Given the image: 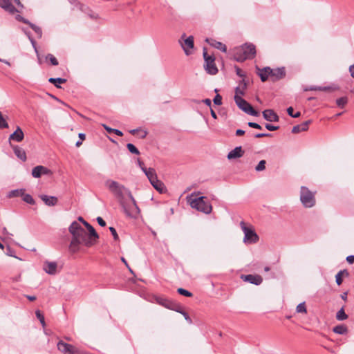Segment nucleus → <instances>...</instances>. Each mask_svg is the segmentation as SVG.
<instances>
[{"mask_svg": "<svg viewBox=\"0 0 354 354\" xmlns=\"http://www.w3.org/2000/svg\"><path fill=\"white\" fill-rule=\"evenodd\" d=\"M105 185L118 199L127 216L136 218L140 214V208L129 189L113 180H107Z\"/></svg>", "mask_w": 354, "mask_h": 354, "instance_id": "obj_1", "label": "nucleus"}, {"mask_svg": "<svg viewBox=\"0 0 354 354\" xmlns=\"http://www.w3.org/2000/svg\"><path fill=\"white\" fill-rule=\"evenodd\" d=\"M68 231L72 234V239L68 247L71 253L77 252L80 250V244H84L87 247L93 244L90 240L92 238L88 237L86 230L77 221H73L70 225Z\"/></svg>", "mask_w": 354, "mask_h": 354, "instance_id": "obj_2", "label": "nucleus"}, {"mask_svg": "<svg viewBox=\"0 0 354 354\" xmlns=\"http://www.w3.org/2000/svg\"><path fill=\"white\" fill-rule=\"evenodd\" d=\"M256 48L252 44H245L234 48L233 56L236 61L243 62L246 59H252L255 57Z\"/></svg>", "mask_w": 354, "mask_h": 354, "instance_id": "obj_3", "label": "nucleus"}, {"mask_svg": "<svg viewBox=\"0 0 354 354\" xmlns=\"http://www.w3.org/2000/svg\"><path fill=\"white\" fill-rule=\"evenodd\" d=\"M315 192H313L305 186L301 187L300 191V201L302 205L306 207L310 208L315 205Z\"/></svg>", "mask_w": 354, "mask_h": 354, "instance_id": "obj_4", "label": "nucleus"}, {"mask_svg": "<svg viewBox=\"0 0 354 354\" xmlns=\"http://www.w3.org/2000/svg\"><path fill=\"white\" fill-rule=\"evenodd\" d=\"M205 196H201L195 198L190 202L191 206L197 210L202 212L205 214H210L212 210L211 204L205 201Z\"/></svg>", "mask_w": 354, "mask_h": 354, "instance_id": "obj_5", "label": "nucleus"}, {"mask_svg": "<svg viewBox=\"0 0 354 354\" xmlns=\"http://www.w3.org/2000/svg\"><path fill=\"white\" fill-rule=\"evenodd\" d=\"M240 225L244 233L245 243H255L259 241L258 235L251 227L247 226L244 221H241Z\"/></svg>", "mask_w": 354, "mask_h": 354, "instance_id": "obj_6", "label": "nucleus"}, {"mask_svg": "<svg viewBox=\"0 0 354 354\" xmlns=\"http://www.w3.org/2000/svg\"><path fill=\"white\" fill-rule=\"evenodd\" d=\"M147 177L149 179L151 185L160 193H164L166 191V187L164 183L158 179L156 170L153 168H150L147 174Z\"/></svg>", "mask_w": 354, "mask_h": 354, "instance_id": "obj_7", "label": "nucleus"}, {"mask_svg": "<svg viewBox=\"0 0 354 354\" xmlns=\"http://www.w3.org/2000/svg\"><path fill=\"white\" fill-rule=\"evenodd\" d=\"M203 57L205 60L204 68L206 72L210 75H216L218 68L215 64V57L207 54L206 49H203Z\"/></svg>", "mask_w": 354, "mask_h": 354, "instance_id": "obj_8", "label": "nucleus"}, {"mask_svg": "<svg viewBox=\"0 0 354 354\" xmlns=\"http://www.w3.org/2000/svg\"><path fill=\"white\" fill-rule=\"evenodd\" d=\"M234 99L237 106L245 113L252 116H258L259 115V112L254 110L253 107L243 98L234 97Z\"/></svg>", "mask_w": 354, "mask_h": 354, "instance_id": "obj_9", "label": "nucleus"}, {"mask_svg": "<svg viewBox=\"0 0 354 354\" xmlns=\"http://www.w3.org/2000/svg\"><path fill=\"white\" fill-rule=\"evenodd\" d=\"M179 43L186 55H189L192 53V49L194 46L193 36L186 37L185 33H183L179 39Z\"/></svg>", "mask_w": 354, "mask_h": 354, "instance_id": "obj_10", "label": "nucleus"}, {"mask_svg": "<svg viewBox=\"0 0 354 354\" xmlns=\"http://www.w3.org/2000/svg\"><path fill=\"white\" fill-rule=\"evenodd\" d=\"M57 346V349L63 354H82V352L77 348L62 340L58 342Z\"/></svg>", "mask_w": 354, "mask_h": 354, "instance_id": "obj_11", "label": "nucleus"}, {"mask_svg": "<svg viewBox=\"0 0 354 354\" xmlns=\"http://www.w3.org/2000/svg\"><path fill=\"white\" fill-rule=\"evenodd\" d=\"M50 174H52V171L47 167L42 165L36 166L32 170V176L36 178H40L41 175Z\"/></svg>", "mask_w": 354, "mask_h": 354, "instance_id": "obj_12", "label": "nucleus"}, {"mask_svg": "<svg viewBox=\"0 0 354 354\" xmlns=\"http://www.w3.org/2000/svg\"><path fill=\"white\" fill-rule=\"evenodd\" d=\"M241 279L246 282H248L254 285H260L263 279L260 275L258 274H247V275H242Z\"/></svg>", "mask_w": 354, "mask_h": 354, "instance_id": "obj_13", "label": "nucleus"}, {"mask_svg": "<svg viewBox=\"0 0 354 354\" xmlns=\"http://www.w3.org/2000/svg\"><path fill=\"white\" fill-rule=\"evenodd\" d=\"M263 118L269 122H278L279 115L272 109H266L262 112Z\"/></svg>", "mask_w": 354, "mask_h": 354, "instance_id": "obj_14", "label": "nucleus"}, {"mask_svg": "<svg viewBox=\"0 0 354 354\" xmlns=\"http://www.w3.org/2000/svg\"><path fill=\"white\" fill-rule=\"evenodd\" d=\"M285 76L286 69L284 67L272 69V72H270V77L272 78L273 81H277L283 79Z\"/></svg>", "mask_w": 354, "mask_h": 354, "instance_id": "obj_15", "label": "nucleus"}, {"mask_svg": "<svg viewBox=\"0 0 354 354\" xmlns=\"http://www.w3.org/2000/svg\"><path fill=\"white\" fill-rule=\"evenodd\" d=\"M78 221L82 223L85 227H86L89 232L90 238H94L95 239H97L99 238V236L93 227L86 221L82 216L78 217Z\"/></svg>", "mask_w": 354, "mask_h": 354, "instance_id": "obj_16", "label": "nucleus"}, {"mask_svg": "<svg viewBox=\"0 0 354 354\" xmlns=\"http://www.w3.org/2000/svg\"><path fill=\"white\" fill-rule=\"evenodd\" d=\"M0 7L10 14H14L17 10L12 5L10 0H0Z\"/></svg>", "mask_w": 354, "mask_h": 354, "instance_id": "obj_17", "label": "nucleus"}, {"mask_svg": "<svg viewBox=\"0 0 354 354\" xmlns=\"http://www.w3.org/2000/svg\"><path fill=\"white\" fill-rule=\"evenodd\" d=\"M24 138V134L23 131L19 127H17V129L10 135L9 141L14 140L16 142H21L23 140Z\"/></svg>", "mask_w": 354, "mask_h": 354, "instance_id": "obj_18", "label": "nucleus"}, {"mask_svg": "<svg viewBox=\"0 0 354 354\" xmlns=\"http://www.w3.org/2000/svg\"><path fill=\"white\" fill-rule=\"evenodd\" d=\"M244 151L242 149V147L241 146L236 147L233 150L228 153L227 158L229 160L236 159L242 157Z\"/></svg>", "mask_w": 354, "mask_h": 354, "instance_id": "obj_19", "label": "nucleus"}, {"mask_svg": "<svg viewBox=\"0 0 354 354\" xmlns=\"http://www.w3.org/2000/svg\"><path fill=\"white\" fill-rule=\"evenodd\" d=\"M205 41L208 43L210 46L221 50L222 52L225 53L227 51V47L223 43L218 41L214 39L207 38Z\"/></svg>", "mask_w": 354, "mask_h": 354, "instance_id": "obj_20", "label": "nucleus"}, {"mask_svg": "<svg viewBox=\"0 0 354 354\" xmlns=\"http://www.w3.org/2000/svg\"><path fill=\"white\" fill-rule=\"evenodd\" d=\"M56 262H46L44 265V270L49 274H55L57 272Z\"/></svg>", "mask_w": 354, "mask_h": 354, "instance_id": "obj_21", "label": "nucleus"}, {"mask_svg": "<svg viewBox=\"0 0 354 354\" xmlns=\"http://www.w3.org/2000/svg\"><path fill=\"white\" fill-rule=\"evenodd\" d=\"M40 198L48 206H55L58 202V199L55 196H49L47 195H41Z\"/></svg>", "mask_w": 354, "mask_h": 354, "instance_id": "obj_22", "label": "nucleus"}, {"mask_svg": "<svg viewBox=\"0 0 354 354\" xmlns=\"http://www.w3.org/2000/svg\"><path fill=\"white\" fill-rule=\"evenodd\" d=\"M12 149L14 151V153L15 154V156L19 158L20 160H21L22 161H26V151H24V149H23L22 148H21L19 146H12Z\"/></svg>", "mask_w": 354, "mask_h": 354, "instance_id": "obj_23", "label": "nucleus"}, {"mask_svg": "<svg viewBox=\"0 0 354 354\" xmlns=\"http://www.w3.org/2000/svg\"><path fill=\"white\" fill-rule=\"evenodd\" d=\"M259 70L258 75H259L261 80L262 82H266L268 77L270 76V72H272V68L270 67H265L263 69H260L257 68Z\"/></svg>", "mask_w": 354, "mask_h": 354, "instance_id": "obj_24", "label": "nucleus"}, {"mask_svg": "<svg viewBox=\"0 0 354 354\" xmlns=\"http://www.w3.org/2000/svg\"><path fill=\"white\" fill-rule=\"evenodd\" d=\"M333 331L337 334L344 335L347 333L348 328L345 325L339 324L335 326L333 329Z\"/></svg>", "mask_w": 354, "mask_h": 354, "instance_id": "obj_25", "label": "nucleus"}, {"mask_svg": "<svg viewBox=\"0 0 354 354\" xmlns=\"http://www.w3.org/2000/svg\"><path fill=\"white\" fill-rule=\"evenodd\" d=\"M48 82L51 84H53L55 87L59 88H61L59 84L65 83L66 82V80L64 78H62V77H57V78L50 77L48 79Z\"/></svg>", "mask_w": 354, "mask_h": 354, "instance_id": "obj_26", "label": "nucleus"}, {"mask_svg": "<svg viewBox=\"0 0 354 354\" xmlns=\"http://www.w3.org/2000/svg\"><path fill=\"white\" fill-rule=\"evenodd\" d=\"M158 304L165 306V308H167L169 309H174V306H173L174 305V303L170 300H168L167 299L160 298L158 300Z\"/></svg>", "mask_w": 354, "mask_h": 354, "instance_id": "obj_27", "label": "nucleus"}, {"mask_svg": "<svg viewBox=\"0 0 354 354\" xmlns=\"http://www.w3.org/2000/svg\"><path fill=\"white\" fill-rule=\"evenodd\" d=\"M245 88H246V83L245 82L243 83V85L242 87L237 86L235 88V95H234V97H242L241 96L245 94Z\"/></svg>", "mask_w": 354, "mask_h": 354, "instance_id": "obj_28", "label": "nucleus"}, {"mask_svg": "<svg viewBox=\"0 0 354 354\" xmlns=\"http://www.w3.org/2000/svg\"><path fill=\"white\" fill-rule=\"evenodd\" d=\"M348 318V315L344 311V307H342L336 314V319L339 321H344Z\"/></svg>", "mask_w": 354, "mask_h": 354, "instance_id": "obj_29", "label": "nucleus"}, {"mask_svg": "<svg viewBox=\"0 0 354 354\" xmlns=\"http://www.w3.org/2000/svg\"><path fill=\"white\" fill-rule=\"evenodd\" d=\"M24 189H14L9 192V197H19L22 196L24 195Z\"/></svg>", "mask_w": 354, "mask_h": 354, "instance_id": "obj_30", "label": "nucleus"}, {"mask_svg": "<svg viewBox=\"0 0 354 354\" xmlns=\"http://www.w3.org/2000/svg\"><path fill=\"white\" fill-rule=\"evenodd\" d=\"M29 26L35 31V32L37 35L38 37H41L42 36V30L41 28L35 24L31 23L28 24Z\"/></svg>", "mask_w": 354, "mask_h": 354, "instance_id": "obj_31", "label": "nucleus"}, {"mask_svg": "<svg viewBox=\"0 0 354 354\" xmlns=\"http://www.w3.org/2000/svg\"><path fill=\"white\" fill-rule=\"evenodd\" d=\"M23 201L28 204L34 205L35 203V200L33 199L32 196L29 194H24L22 196Z\"/></svg>", "mask_w": 354, "mask_h": 354, "instance_id": "obj_32", "label": "nucleus"}, {"mask_svg": "<svg viewBox=\"0 0 354 354\" xmlns=\"http://www.w3.org/2000/svg\"><path fill=\"white\" fill-rule=\"evenodd\" d=\"M348 102V98L346 97H342L336 100V104L339 107L343 108Z\"/></svg>", "mask_w": 354, "mask_h": 354, "instance_id": "obj_33", "label": "nucleus"}, {"mask_svg": "<svg viewBox=\"0 0 354 354\" xmlns=\"http://www.w3.org/2000/svg\"><path fill=\"white\" fill-rule=\"evenodd\" d=\"M46 59L49 60L50 64L53 66H57L59 64V62L57 59V58L52 54H48L46 56Z\"/></svg>", "mask_w": 354, "mask_h": 354, "instance_id": "obj_34", "label": "nucleus"}, {"mask_svg": "<svg viewBox=\"0 0 354 354\" xmlns=\"http://www.w3.org/2000/svg\"><path fill=\"white\" fill-rule=\"evenodd\" d=\"M127 148L131 153L136 154V155L140 154L139 150L131 143H128L127 145Z\"/></svg>", "mask_w": 354, "mask_h": 354, "instance_id": "obj_35", "label": "nucleus"}, {"mask_svg": "<svg viewBox=\"0 0 354 354\" xmlns=\"http://www.w3.org/2000/svg\"><path fill=\"white\" fill-rule=\"evenodd\" d=\"M177 292L178 294L183 295L185 297H191L193 295V294L191 292H189L183 288H178Z\"/></svg>", "mask_w": 354, "mask_h": 354, "instance_id": "obj_36", "label": "nucleus"}, {"mask_svg": "<svg viewBox=\"0 0 354 354\" xmlns=\"http://www.w3.org/2000/svg\"><path fill=\"white\" fill-rule=\"evenodd\" d=\"M287 113L290 117L294 118H299L301 115V113L299 111L296 113H294V109L292 106H290L287 109Z\"/></svg>", "mask_w": 354, "mask_h": 354, "instance_id": "obj_37", "label": "nucleus"}, {"mask_svg": "<svg viewBox=\"0 0 354 354\" xmlns=\"http://www.w3.org/2000/svg\"><path fill=\"white\" fill-rule=\"evenodd\" d=\"M35 315H36V317L39 319V320L40 321V323L41 324V325L43 326H45L46 325V323H45V319H44V316L43 315V314L41 313L40 310H37L35 311Z\"/></svg>", "mask_w": 354, "mask_h": 354, "instance_id": "obj_38", "label": "nucleus"}, {"mask_svg": "<svg viewBox=\"0 0 354 354\" xmlns=\"http://www.w3.org/2000/svg\"><path fill=\"white\" fill-rule=\"evenodd\" d=\"M266 160H264L259 161V162L255 167L256 171H260L264 170L266 168Z\"/></svg>", "mask_w": 354, "mask_h": 354, "instance_id": "obj_39", "label": "nucleus"}, {"mask_svg": "<svg viewBox=\"0 0 354 354\" xmlns=\"http://www.w3.org/2000/svg\"><path fill=\"white\" fill-rule=\"evenodd\" d=\"M8 124L3 117L1 112L0 111V129L8 128Z\"/></svg>", "mask_w": 354, "mask_h": 354, "instance_id": "obj_40", "label": "nucleus"}, {"mask_svg": "<svg viewBox=\"0 0 354 354\" xmlns=\"http://www.w3.org/2000/svg\"><path fill=\"white\" fill-rule=\"evenodd\" d=\"M137 162H138V166L140 167V169H142V171L145 173V174L147 176V174H148V171L150 170V168L147 169L145 167L144 165V163L142 160H140V159H138L137 160Z\"/></svg>", "mask_w": 354, "mask_h": 354, "instance_id": "obj_41", "label": "nucleus"}, {"mask_svg": "<svg viewBox=\"0 0 354 354\" xmlns=\"http://www.w3.org/2000/svg\"><path fill=\"white\" fill-rule=\"evenodd\" d=\"M297 313H306V308L304 302L300 303L297 306Z\"/></svg>", "mask_w": 354, "mask_h": 354, "instance_id": "obj_42", "label": "nucleus"}, {"mask_svg": "<svg viewBox=\"0 0 354 354\" xmlns=\"http://www.w3.org/2000/svg\"><path fill=\"white\" fill-rule=\"evenodd\" d=\"M311 123V120H307L301 123V124H299L300 127V129L301 131H305L308 129V125Z\"/></svg>", "mask_w": 354, "mask_h": 354, "instance_id": "obj_43", "label": "nucleus"}, {"mask_svg": "<svg viewBox=\"0 0 354 354\" xmlns=\"http://www.w3.org/2000/svg\"><path fill=\"white\" fill-rule=\"evenodd\" d=\"M6 254L8 256L17 258L15 256V251L9 245L6 247Z\"/></svg>", "mask_w": 354, "mask_h": 354, "instance_id": "obj_44", "label": "nucleus"}, {"mask_svg": "<svg viewBox=\"0 0 354 354\" xmlns=\"http://www.w3.org/2000/svg\"><path fill=\"white\" fill-rule=\"evenodd\" d=\"M343 276L342 275V272L339 271L337 272V274L335 275V281L338 286H340L343 282Z\"/></svg>", "mask_w": 354, "mask_h": 354, "instance_id": "obj_45", "label": "nucleus"}, {"mask_svg": "<svg viewBox=\"0 0 354 354\" xmlns=\"http://www.w3.org/2000/svg\"><path fill=\"white\" fill-rule=\"evenodd\" d=\"M213 102L216 105H221L222 104V97L217 94L213 99Z\"/></svg>", "mask_w": 354, "mask_h": 354, "instance_id": "obj_46", "label": "nucleus"}, {"mask_svg": "<svg viewBox=\"0 0 354 354\" xmlns=\"http://www.w3.org/2000/svg\"><path fill=\"white\" fill-rule=\"evenodd\" d=\"M15 19L19 21H21L24 24H30V21L25 19L24 17H23L22 16L19 15H17L16 17H15Z\"/></svg>", "mask_w": 354, "mask_h": 354, "instance_id": "obj_47", "label": "nucleus"}, {"mask_svg": "<svg viewBox=\"0 0 354 354\" xmlns=\"http://www.w3.org/2000/svg\"><path fill=\"white\" fill-rule=\"evenodd\" d=\"M109 230L113 236L114 240L117 241L119 239L116 230L113 227H109Z\"/></svg>", "mask_w": 354, "mask_h": 354, "instance_id": "obj_48", "label": "nucleus"}, {"mask_svg": "<svg viewBox=\"0 0 354 354\" xmlns=\"http://www.w3.org/2000/svg\"><path fill=\"white\" fill-rule=\"evenodd\" d=\"M248 124L251 128L257 129H262L261 126L260 124L256 123V122H249L248 123Z\"/></svg>", "mask_w": 354, "mask_h": 354, "instance_id": "obj_49", "label": "nucleus"}, {"mask_svg": "<svg viewBox=\"0 0 354 354\" xmlns=\"http://www.w3.org/2000/svg\"><path fill=\"white\" fill-rule=\"evenodd\" d=\"M265 127L268 130L271 131H276V130L279 129V128L278 126H274V125L270 124H266Z\"/></svg>", "mask_w": 354, "mask_h": 354, "instance_id": "obj_50", "label": "nucleus"}, {"mask_svg": "<svg viewBox=\"0 0 354 354\" xmlns=\"http://www.w3.org/2000/svg\"><path fill=\"white\" fill-rule=\"evenodd\" d=\"M29 40L31 42V44H32V47L34 48L35 53H37V55H39V53H38V50L37 48V44H36L35 40L31 36H29Z\"/></svg>", "mask_w": 354, "mask_h": 354, "instance_id": "obj_51", "label": "nucleus"}, {"mask_svg": "<svg viewBox=\"0 0 354 354\" xmlns=\"http://www.w3.org/2000/svg\"><path fill=\"white\" fill-rule=\"evenodd\" d=\"M270 136H271V134L268 133H256L255 135H254V137L257 138H263V137H270Z\"/></svg>", "mask_w": 354, "mask_h": 354, "instance_id": "obj_52", "label": "nucleus"}, {"mask_svg": "<svg viewBox=\"0 0 354 354\" xmlns=\"http://www.w3.org/2000/svg\"><path fill=\"white\" fill-rule=\"evenodd\" d=\"M235 70H236V73L239 77H244L245 76V73L238 66H235Z\"/></svg>", "mask_w": 354, "mask_h": 354, "instance_id": "obj_53", "label": "nucleus"}, {"mask_svg": "<svg viewBox=\"0 0 354 354\" xmlns=\"http://www.w3.org/2000/svg\"><path fill=\"white\" fill-rule=\"evenodd\" d=\"M178 313H180V314H182L183 315V317H185V319L189 322V323H192V321L191 319V318L189 317V315L184 310L183 311H178Z\"/></svg>", "mask_w": 354, "mask_h": 354, "instance_id": "obj_54", "label": "nucleus"}, {"mask_svg": "<svg viewBox=\"0 0 354 354\" xmlns=\"http://www.w3.org/2000/svg\"><path fill=\"white\" fill-rule=\"evenodd\" d=\"M300 132H301V130L300 127H299V124L296 125V126H294L292 127V133H299Z\"/></svg>", "mask_w": 354, "mask_h": 354, "instance_id": "obj_55", "label": "nucleus"}, {"mask_svg": "<svg viewBox=\"0 0 354 354\" xmlns=\"http://www.w3.org/2000/svg\"><path fill=\"white\" fill-rule=\"evenodd\" d=\"M97 221L98 223V224L102 226V227H104L106 225V222L104 221V219L100 217V216H98L97 218Z\"/></svg>", "mask_w": 354, "mask_h": 354, "instance_id": "obj_56", "label": "nucleus"}, {"mask_svg": "<svg viewBox=\"0 0 354 354\" xmlns=\"http://www.w3.org/2000/svg\"><path fill=\"white\" fill-rule=\"evenodd\" d=\"M346 261L349 264H352L354 263V255H349L346 257Z\"/></svg>", "mask_w": 354, "mask_h": 354, "instance_id": "obj_57", "label": "nucleus"}, {"mask_svg": "<svg viewBox=\"0 0 354 354\" xmlns=\"http://www.w3.org/2000/svg\"><path fill=\"white\" fill-rule=\"evenodd\" d=\"M339 272H342V275L343 276V277H348L350 275L348 271L346 269L342 270Z\"/></svg>", "mask_w": 354, "mask_h": 354, "instance_id": "obj_58", "label": "nucleus"}, {"mask_svg": "<svg viewBox=\"0 0 354 354\" xmlns=\"http://www.w3.org/2000/svg\"><path fill=\"white\" fill-rule=\"evenodd\" d=\"M319 89H321L319 86H312L309 87L308 88H306L305 91H319Z\"/></svg>", "mask_w": 354, "mask_h": 354, "instance_id": "obj_59", "label": "nucleus"}, {"mask_svg": "<svg viewBox=\"0 0 354 354\" xmlns=\"http://www.w3.org/2000/svg\"><path fill=\"white\" fill-rule=\"evenodd\" d=\"M245 133V131L242 130V129H237L236 131V136H241L243 135H244Z\"/></svg>", "mask_w": 354, "mask_h": 354, "instance_id": "obj_60", "label": "nucleus"}, {"mask_svg": "<svg viewBox=\"0 0 354 354\" xmlns=\"http://www.w3.org/2000/svg\"><path fill=\"white\" fill-rule=\"evenodd\" d=\"M203 102H204L207 106L211 107V105H212L211 100L207 98V99L203 100Z\"/></svg>", "mask_w": 354, "mask_h": 354, "instance_id": "obj_61", "label": "nucleus"}, {"mask_svg": "<svg viewBox=\"0 0 354 354\" xmlns=\"http://www.w3.org/2000/svg\"><path fill=\"white\" fill-rule=\"evenodd\" d=\"M349 72L352 77L354 78V64L349 67Z\"/></svg>", "mask_w": 354, "mask_h": 354, "instance_id": "obj_62", "label": "nucleus"}, {"mask_svg": "<svg viewBox=\"0 0 354 354\" xmlns=\"http://www.w3.org/2000/svg\"><path fill=\"white\" fill-rule=\"evenodd\" d=\"M173 306H174V309H173L174 310H176L177 312L183 311V310H181L180 306H179V305H178V304L174 303V305Z\"/></svg>", "mask_w": 354, "mask_h": 354, "instance_id": "obj_63", "label": "nucleus"}, {"mask_svg": "<svg viewBox=\"0 0 354 354\" xmlns=\"http://www.w3.org/2000/svg\"><path fill=\"white\" fill-rule=\"evenodd\" d=\"M113 133L118 136H122L123 135V133L120 130L115 129H113Z\"/></svg>", "mask_w": 354, "mask_h": 354, "instance_id": "obj_64", "label": "nucleus"}]
</instances>
